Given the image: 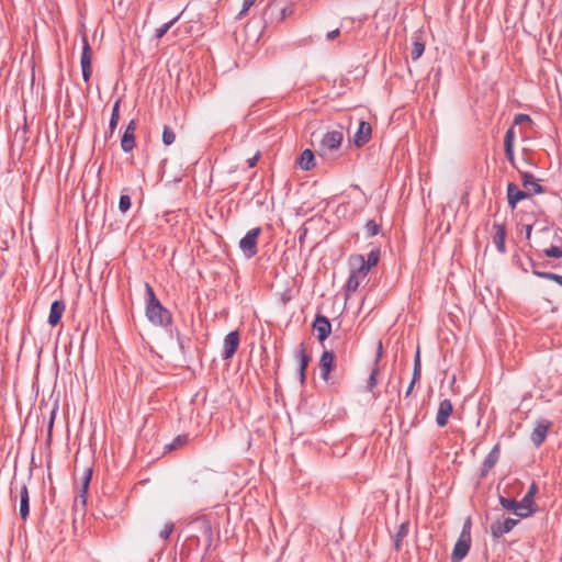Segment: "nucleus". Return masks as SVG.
Masks as SVG:
<instances>
[{"label": "nucleus", "instance_id": "obj_1", "mask_svg": "<svg viewBox=\"0 0 562 562\" xmlns=\"http://www.w3.org/2000/svg\"><path fill=\"white\" fill-rule=\"evenodd\" d=\"M187 538L181 547V562H190L191 554L198 551L207 552L213 541V530L209 518L198 517L186 527Z\"/></svg>", "mask_w": 562, "mask_h": 562}, {"label": "nucleus", "instance_id": "obj_2", "mask_svg": "<svg viewBox=\"0 0 562 562\" xmlns=\"http://www.w3.org/2000/svg\"><path fill=\"white\" fill-rule=\"evenodd\" d=\"M146 289V316L148 321L156 325L166 327L171 324L170 312L161 305L157 299L154 289L149 283H145Z\"/></svg>", "mask_w": 562, "mask_h": 562}, {"label": "nucleus", "instance_id": "obj_3", "mask_svg": "<svg viewBox=\"0 0 562 562\" xmlns=\"http://www.w3.org/2000/svg\"><path fill=\"white\" fill-rule=\"evenodd\" d=\"M471 547V520L468 518L463 524L461 533L454 544L451 562H461L469 553Z\"/></svg>", "mask_w": 562, "mask_h": 562}, {"label": "nucleus", "instance_id": "obj_4", "mask_svg": "<svg viewBox=\"0 0 562 562\" xmlns=\"http://www.w3.org/2000/svg\"><path fill=\"white\" fill-rule=\"evenodd\" d=\"M261 234V227H255L239 240V249L247 259H251L258 252V237Z\"/></svg>", "mask_w": 562, "mask_h": 562}, {"label": "nucleus", "instance_id": "obj_5", "mask_svg": "<svg viewBox=\"0 0 562 562\" xmlns=\"http://www.w3.org/2000/svg\"><path fill=\"white\" fill-rule=\"evenodd\" d=\"M344 140V134L340 131H329L325 133L319 142V153L326 155L330 150L338 149Z\"/></svg>", "mask_w": 562, "mask_h": 562}, {"label": "nucleus", "instance_id": "obj_6", "mask_svg": "<svg viewBox=\"0 0 562 562\" xmlns=\"http://www.w3.org/2000/svg\"><path fill=\"white\" fill-rule=\"evenodd\" d=\"M92 50L86 36L82 38V53L80 58L82 78L86 82H89L92 69H91Z\"/></svg>", "mask_w": 562, "mask_h": 562}, {"label": "nucleus", "instance_id": "obj_7", "mask_svg": "<svg viewBox=\"0 0 562 562\" xmlns=\"http://www.w3.org/2000/svg\"><path fill=\"white\" fill-rule=\"evenodd\" d=\"M239 346V334L236 330L228 333L223 342L222 358L224 360L231 359L237 351Z\"/></svg>", "mask_w": 562, "mask_h": 562}, {"label": "nucleus", "instance_id": "obj_8", "mask_svg": "<svg viewBox=\"0 0 562 562\" xmlns=\"http://www.w3.org/2000/svg\"><path fill=\"white\" fill-rule=\"evenodd\" d=\"M492 228H493V234H492L493 244L495 245V247L499 254H505L506 252L505 239H506V234H507L506 225L504 223L494 222Z\"/></svg>", "mask_w": 562, "mask_h": 562}, {"label": "nucleus", "instance_id": "obj_9", "mask_svg": "<svg viewBox=\"0 0 562 562\" xmlns=\"http://www.w3.org/2000/svg\"><path fill=\"white\" fill-rule=\"evenodd\" d=\"M313 329L317 333V339L323 342L331 333V324L326 316L318 314L313 322Z\"/></svg>", "mask_w": 562, "mask_h": 562}, {"label": "nucleus", "instance_id": "obj_10", "mask_svg": "<svg viewBox=\"0 0 562 562\" xmlns=\"http://www.w3.org/2000/svg\"><path fill=\"white\" fill-rule=\"evenodd\" d=\"M518 520L514 518H506L504 521L496 520L491 525V535L493 538L498 539L505 533L510 532L517 525Z\"/></svg>", "mask_w": 562, "mask_h": 562}, {"label": "nucleus", "instance_id": "obj_11", "mask_svg": "<svg viewBox=\"0 0 562 562\" xmlns=\"http://www.w3.org/2000/svg\"><path fill=\"white\" fill-rule=\"evenodd\" d=\"M551 427V422L547 419H540L536 423V426L531 432L530 439L536 447L542 445L546 440L547 434Z\"/></svg>", "mask_w": 562, "mask_h": 562}, {"label": "nucleus", "instance_id": "obj_12", "mask_svg": "<svg viewBox=\"0 0 562 562\" xmlns=\"http://www.w3.org/2000/svg\"><path fill=\"white\" fill-rule=\"evenodd\" d=\"M335 368V355L330 350H325L319 360L321 376L324 381H328L330 372Z\"/></svg>", "mask_w": 562, "mask_h": 562}, {"label": "nucleus", "instance_id": "obj_13", "mask_svg": "<svg viewBox=\"0 0 562 562\" xmlns=\"http://www.w3.org/2000/svg\"><path fill=\"white\" fill-rule=\"evenodd\" d=\"M135 131L136 122L132 120L126 126L121 139V147L124 153H131L135 147Z\"/></svg>", "mask_w": 562, "mask_h": 562}, {"label": "nucleus", "instance_id": "obj_14", "mask_svg": "<svg viewBox=\"0 0 562 562\" xmlns=\"http://www.w3.org/2000/svg\"><path fill=\"white\" fill-rule=\"evenodd\" d=\"M453 413V405L450 400L446 398L439 403V407L436 415V424L438 427H445L448 424V419Z\"/></svg>", "mask_w": 562, "mask_h": 562}, {"label": "nucleus", "instance_id": "obj_15", "mask_svg": "<svg viewBox=\"0 0 562 562\" xmlns=\"http://www.w3.org/2000/svg\"><path fill=\"white\" fill-rule=\"evenodd\" d=\"M499 456H501V450H499V445L497 443L492 448V450L490 451V453L487 454V457L485 458V460L482 464V469H481V473H480L481 479H484L488 474V472L494 468V465L499 460Z\"/></svg>", "mask_w": 562, "mask_h": 562}, {"label": "nucleus", "instance_id": "obj_16", "mask_svg": "<svg viewBox=\"0 0 562 562\" xmlns=\"http://www.w3.org/2000/svg\"><path fill=\"white\" fill-rule=\"evenodd\" d=\"M371 134H372L371 125L366 121H361L359 123L358 131L356 132V134L353 136V143L356 144V146L361 147L370 140Z\"/></svg>", "mask_w": 562, "mask_h": 562}, {"label": "nucleus", "instance_id": "obj_17", "mask_svg": "<svg viewBox=\"0 0 562 562\" xmlns=\"http://www.w3.org/2000/svg\"><path fill=\"white\" fill-rule=\"evenodd\" d=\"M529 193L520 190L515 183L510 182L507 186V200L508 205L514 210L517 203L524 199H527Z\"/></svg>", "mask_w": 562, "mask_h": 562}, {"label": "nucleus", "instance_id": "obj_18", "mask_svg": "<svg viewBox=\"0 0 562 562\" xmlns=\"http://www.w3.org/2000/svg\"><path fill=\"white\" fill-rule=\"evenodd\" d=\"M66 305L61 300H56L50 305V311L48 315V324L50 326H56L61 319Z\"/></svg>", "mask_w": 562, "mask_h": 562}, {"label": "nucleus", "instance_id": "obj_19", "mask_svg": "<svg viewBox=\"0 0 562 562\" xmlns=\"http://www.w3.org/2000/svg\"><path fill=\"white\" fill-rule=\"evenodd\" d=\"M20 493V516L23 520L29 517L30 514V495L26 484H22L19 488Z\"/></svg>", "mask_w": 562, "mask_h": 562}, {"label": "nucleus", "instance_id": "obj_20", "mask_svg": "<svg viewBox=\"0 0 562 562\" xmlns=\"http://www.w3.org/2000/svg\"><path fill=\"white\" fill-rule=\"evenodd\" d=\"M352 271L357 277L364 280L370 271V268L364 263V257L358 255L351 258Z\"/></svg>", "mask_w": 562, "mask_h": 562}, {"label": "nucleus", "instance_id": "obj_21", "mask_svg": "<svg viewBox=\"0 0 562 562\" xmlns=\"http://www.w3.org/2000/svg\"><path fill=\"white\" fill-rule=\"evenodd\" d=\"M522 186L525 189L531 191L532 193H543L544 189L543 187L538 183V181L535 179L533 175L529 172H520Z\"/></svg>", "mask_w": 562, "mask_h": 562}, {"label": "nucleus", "instance_id": "obj_22", "mask_svg": "<svg viewBox=\"0 0 562 562\" xmlns=\"http://www.w3.org/2000/svg\"><path fill=\"white\" fill-rule=\"evenodd\" d=\"M314 160H315L314 153L311 149H305L300 155L297 164L303 170H311L315 167Z\"/></svg>", "mask_w": 562, "mask_h": 562}, {"label": "nucleus", "instance_id": "obj_23", "mask_svg": "<svg viewBox=\"0 0 562 562\" xmlns=\"http://www.w3.org/2000/svg\"><path fill=\"white\" fill-rule=\"evenodd\" d=\"M531 263V272L542 279L551 280L557 282L560 286H562V276L553 273V272H547V271H538V265L535 261H530Z\"/></svg>", "mask_w": 562, "mask_h": 562}, {"label": "nucleus", "instance_id": "obj_24", "mask_svg": "<svg viewBox=\"0 0 562 562\" xmlns=\"http://www.w3.org/2000/svg\"><path fill=\"white\" fill-rule=\"evenodd\" d=\"M297 355H299V360H300V368H299L300 381H301V383H304V381H305V371H306V368L308 366V362H310L311 358L306 353V350H305L303 344L300 346Z\"/></svg>", "mask_w": 562, "mask_h": 562}, {"label": "nucleus", "instance_id": "obj_25", "mask_svg": "<svg viewBox=\"0 0 562 562\" xmlns=\"http://www.w3.org/2000/svg\"><path fill=\"white\" fill-rule=\"evenodd\" d=\"M532 505H533V497L531 494H525L521 501H519V509L518 517L526 518L528 517L532 512Z\"/></svg>", "mask_w": 562, "mask_h": 562}, {"label": "nucleus", "instance_id": "obj_26", "mask_svg": "<svg viewBox=\"0 0 562 562\" xmlns=\"http://www.w3.org/2000/svg\"><path fill=\"white\" fill-rule=\"evenodd\" d=\"M120 105H121V99L116 100L114 105H113V109H112V113H111V117H110V123H109V130H110V133H109V137L112 136L113 132L115 131L117 124H119V121H120Z\"/></svg>", "mask_w": 562, "mask_h": 562}, {"label": "nucleus", "instance_id": "obj_27", "mask_svg": "<svg viewBox=\"0 0 562 562\" xmlns=\"http://www.w3.org/2000/svg\"><path fill=\"white\" fill-rule=\"evenodd\" d=\"M408 535V522H402L396 531L394 538V547L396 551H400L402 548V541Z\"/></svg>", "mask_w": 562, "mask_h": 562}, {"label": "nucleus", "instance_id": "obj_28", "mask_svg": "<svg viewBox=\"0 0 562 562\" xmlns=\"http://www.w3.org/2000/svg\"><path fill=\"white\" fill-rule=\"evenodd\" d=\"M499 504L502 507L506 510L514 512L515 515L518 516V513L520 512L519 502L513 498H507L504 496H499Z\"/></svg>", "mask_w": 562, "mask_h": 562}, {"label": "nucleus", "instance_id": "obj_29", "mask_svg": "<svg viewBox=\"0 0 562 562\" xmlns=\"http://www.w3.org/2000/svg\"><path fill=\"white\" fill-rule=\"evenodd\" d=\"M181 14L182 13H179L177 16H175L170 21L164 23L161 26L156 29L155 37L157 40H160L173 26V24L180 19Z\"/></svg>", "mask_w": 562, "mask_h": 562}, {"label": "nucleus", "instance_id": "obj_30", "mask_svg": "<svg viewBox=\"0 0 562 562\" xmlns=\"http://www.w3.org/2000/svg\"><path fill=\"white\" fill-rule=\"evenodd\" d=\"M362 279L357 277L353 272L350 273L347 282H346V291L347 292H356L361 283Z\"/></svg>", "mask_w": 562, "mask_h": 562}, {"label": "nucleus", "instance_id": "obj_31", "mask_svg": "<svg viewBox=\"0 0 562 562\" xmlns=\"http://www.w3.org/2000/svg\"><path fill=\"white\" fill-rule=\"evenodd\" d=\"M379 367L374 366L368 379L367 391L374 395V387L378 384Z\"/></svg>", "mask_w": 562, "mask_h": 562}, {"label": "nucleus", "instance_id": "obj_32", "mask_svg": "<svg viewBox=\"0 0 562 562\" xmlns=\"http://www.w3.org/2000/svg\"><path fill=\"white\" fill-rule=\"evenodd\" d=\"M175 140H176V133L173 132V130L171 127H169L168 125H165L164 131H162V143L166 146H170L175 143Z\"/></svg>", "mask_w": 562, "mask_h": 562}, {"label": "nucleus", "instance_id": "obj_33", "mask_svg": "<svg viewBox=\"0 0 562 562\" xmlns=\"http://www.w3.org/2000/svg\"><path fill=\"white\" fill-rule=\"evenodd\" d=\"M379 259H380V249L373 248L369 252L368 259L367 260L364 259V263L371 269L372 267H375L378 265Z\"/></svg>", "mask_w": 562, "mask_h": 562}, {"label": "nucleus", "instance_id": "obj_34", "mask_svg": "<svg viewBox=\"0 0 562 562\" xmlns=\"http://www.w3.org/2000/svg\"><path fill=\"white\" fill-rule=\"evenodd\" d=\"M425 50V45L422 42H414L412 45L411 56L413 60H417L422 57Z\"/></svg>", "mask_w": 562, "mask_h": 562}, {"label": "nucleus", "instance_id": "obj_35", "mask_svg": "<svg viewBox=\"0 0 562 562\" xmlns=\"http://www.w3.org/2000/svg\"><path fill=\"white\" fill-rule=\"evenodd\" d=\"M188 440H189L188 435H179V436H177V437L172 440V442H171L170 445L166 446V448H167L168 450L176 449V448H178V447H180V446H182V445L187 443V442H188Z\"/></svg>", "mask_w": 562, "mask_h": 562}, {"label": "nucleus", "instance_id": "obj_36", "mask_svg": "<svg viewBox=\"0 0 562 562\" xmlns=\"http://www.w3.org/2000/svg\"><path fill=\"white\" fill-rule=\"evenodd\" d=\"M131 205H132L131 196L128 194H121L120 201H119L120 211L125 213L130 210Z\"/></svg>", "mask_w": 562, "mask_h": 562}, {"label": "nucleus", "instance_id": "obj_37", "mask_svg": "<svg viewBox=\"0 0 562 562\" xmlns=\"http://www.w3.org/2000/svg\"><path fill=\"white\" fill-rule=\"evenodd\" d=\"M547 257L551 258H561L562 257V246H551L543 250Z\"/></svg>", "mask_w": 562, "mask_h": 562}, {"label": "nucleus", "instance_id": "obj_38", "mask_svg": "<svg viewBox=\"0 0 562 562\" xmlns=\"http://www.w3.org/2000/svg\"><path fill=\"white\" fill-rule=\"evenodd\" d=\"M173 529H175V525L172 521L166 522L162 530L159 533L160 538L164 540H168L170 535L172 533Z\"/></svg>", "mask_w": 562, "mask_h": 562}, {"label": "nucleus", "instance_id": "obj_39", "mask_svg": "<svg viewBox=\"0 0 562 562\" xmlns=\"http://www.w3.org/2000/svg\"><path fill=\"white\" fill-rule=\"evenodd\" d=\"M366 229L369 236H375L380 232V226L375 223V221L370 220L366 224Z\"/></svg>", "mask_w": 562, "mask_h": 562}, {"label": "nucleus", "instance_id": "obj_40", "mask_svg": "<svg viewBox=\"0 0 562 562\" xmlns=\"http://www.w3.org/2000/svg\"><path fill=\"white\" fill-rule=\"evenodd\" d=\"M91 476H92V470L91 469H87L85 471V475H83V480H82V485H81V488H80L81 493L87 494Z\"/></svg>", "mask_w": 562, "mask_h": 562}, {"label": "nucleus", "instance_id": "obj_41", "mask_svg": "<svg viewBox=\"0 0 562 562\" xmlns=\"http://www.w3.org/2000/svg\"><path fill=\"white\" fill-rule=\"evenodd\" d=\"M86 505H87V494L79 492L78 496L75 498L74 507L76 510H78V508L80 506L81 510H85Z\"/></svg>", "mask_w": 562, "mask_h": 562}, {"label": "nucleus", "instance_id": "obj_42", "mask_svg": "<svg viewBox=\"0 0 562 562\" xmlns=\"http://www.w3.org/2000/svg\"><path fill=\"white\" fill-rule=\"evenodd\" d=\"M514 139H515V131L514 126L507 130L505 136H504V147L505 146H514Z\"/></svg>", "mask_w": 562, "mask_h": 562}, {"label": "nucleus", "instance_id": "obj_43", "mask_svg": "<svg viewBox=\"0 0 562 562\" xmlns=\"http://www.w3.org/2000/svg\"><path fill=\"white\" fill-rule=\"evenodd\" d=\"M256 0H244L243 8L238 14V18H241L247 13V11L255 4Z\"/></svg>", "mask_w": 562, "mask_h": 562}, {"label": "nucleus", "instance_id": "obj_44", "mask_svg": "<svg viewBox=\"0 0 562 562\" xmlns=\"http://www.w3.org/2000/svg\"><path fill=\"white\" fill-rule=\"evenodd\" d=\"M515 124L531 123V119L528 114L519 113L514 119Z\"/></svg>", "mask_w": 562, "mask_h": 562}, {"label": "nucleus", "instance_id": "obj_45", "mask_svg": "<svg viewBox=\"0 0 562 562\" xmlns=\"http://www.w3.org/2000/svg\"><path fill=\"white\" fill-rule=\"evenodd\" d=\"M505 156L512 165L515 164L514 146H505Z\"/></svg>", "mask_w": 562, "mask_h": 562}, {"label": "nucleus", "instance_id": "obj_46", "mask_svg": "<svg viewBox=\"0 0 562 562\" xmlns=\"http://www.w3.org/2000/svg\"><path fill=\"white\" fill-rule=\"evenodd\" d=\"M260 156H261V154H260V151L258 150V151H257V153H256L251 158H248V159H247V165H248V167H249V168H254V167L257 165V162H258V160H259Z\"/></svg>", "mask_w": 562, "mask_h": 562}, {"label": "nucleus", "instance_id": "obj_47", "mask_svg": "<svg viewBox=\"0 0 562 562\" xmlns=\"http://www.w3.org/2000/svg\"><path fill=\"white\" fill-rule=\"evenodd\" d=\"M420 376H422V369L414 368L413 375H412L413 384H416V382L420 380Z\"/></svg>", "mask_w": 562, "mask_h": 562}, {"label": "nucleus", "instance_id": "obj_48", "mask_svg": "<svg viewBox=\"0 0 562 562\" xmlns=\"http://www.w3.org/2000/svg\"><path fill=\"white\" fill-rule=\"evenodd\" d=\"M382 353H383L382 341H379L374 366L379 367L378 364H379L380 359L382 358Z\"/></svg>", "mask_w": 562, "mask_h": 562}, {"label": "nucleus", "instance_id": "obj_49", "mask_svg": "<svg viewBox=\"0 0 562 562\" xmlns=\"http://www.w3.org/2000/svg\"><path fill=\"white\" fill-rule=\"evenodd\" d=\"M339 34H340L339 29H336V30H333V31L328 32V33L326 34V38H327L328 41H333V40H335Z\"/></svg>", "mask_w": 562, "mask_h": 562}, {"label": "nucleus", "instance_id": "obj_50", "mask_svg": "<svg viewBox=\"0 0 562 562\" xmlns=\"http://www.w3.org/2000/svg\"><path fill=\"white\" fill-rule=\"evenodd\" d=\"M414 368L422 369V366H420V352H419V349H417L416 355H415V359H414Z\"/></svg>", "mask_w": 562, "mask_h": 562}, {"label": "nucleus", "instance_id": "obj_51", "mask_svg": "<svg viewBox=\"0 0 562 562\" xmlns=\"http://www.w3.org/2000/svg\"><path fill=\"white\" fill-rule=\"evenodd\" d=\"M55 409L52 411L50 413V419H49V423H48V436H50L52 434V429H53V425H54V418H55Z\"/></svg>", "mask_w": 562, "mask_h": 562}, {"label": "nucleus", "instance_id": "obj_52", "mask_svg": "<svg viewBox=\"0 0 562 562\" xmlns=\"http://www.w3.org/2000/svg\"><path fill=\"white\" fill-rule=\"evenodd\" d=\"M538 491V487L536 483H532L527 492V494H531L532 497H535L536 493Z\"/></svg>", "mask_w": 562, "mask_h": 562}, {"label": "nucleus", "instance_id": "obj_53", "mask_svg": "<svg viewBox=\"0 0 562 562\" xmlns=\"http://www.w3.org/2000/svg\"><path fill=\"white\" fill-rule=\"evenodd\" d=\"M525 231H526V239H530L531 232H532V225L531 224L526 225Z\"/></svg>", "mask_w": 562, "mask_h": 562}, {"label": "nucleus", "instance_id": "obj_54", "mask_svg": "<svg viewBox=\"0 0 562 562\" xmlns=\"http://www.w3.org/2000/svg\"><path fill=\"white\" fill-rule=\"evenodd\" d=\"M414 386H415V384H413V382L411 381V383L406 390V393H405L406 396H408L412 393Z\"/></svg>", "mask_w": 562, "mask_h": 562}, {"label": "nucleus", "instance_id": "obj_55", "mask_svg": "<svg viewBox=\"0 0 562 562\" xmlns=\"http://www.w3.org/2000/svg\"><path fill=\"white\" fill-rule=\"evenodd\" d=\"M178 341H179L180 349L183 351L184 350L183 340L180 337H178Z\"/></svg>", "mask_w": 562, "mask_h": 562}, {"label": "nucleus", "instance_id": "obj_56", "mask_svg": "<svg viewBox=\"0 0 562 562\" xmlns=\"http://www.w3.org/2000/svg\"><path fill=\"white\" fill-rule=\"evenodd\" d=\"M14 490H16V486L11 485V487H10V495H11V498H13V497H14V496H13Z\"/></svg>", "mask_w": 562, "mask_h": 562}, {"label": "nucleus", "instance_id": "obj_57", "mask_svg": "<svg viewBox=\"0 0 562 562\" xmlns=\"http://www.w3.org/2000/svg\"><path fill=\"white\" fill-rule=\"evenodd\" d=\"M537 265H538V271H542L540 267L544 266V263H537Z\"/></svg>", "mask_w": 562, "mask_h": 562}]
</instances>
